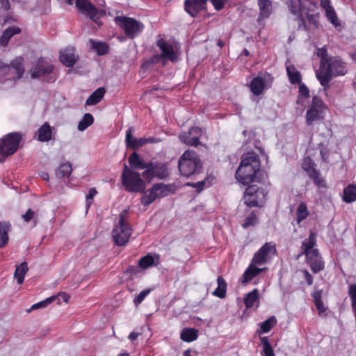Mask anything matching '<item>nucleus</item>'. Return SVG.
I'll return each instance as SVG.
<instances>
[{
	"mask_svg": "<svg viewBox=\"0 0 356 356\" xmlns=\"http://www.w3.org/2000/svg\"><path fill=\"white\" fill-rule=\"evenodd\" d=\"M289 11L297 15L298 29L308 31L318 27V15L316 13V3L312 0H288Z\"/></svg>",
	"mask_w": 356,
	"mask_h": 356,
	"instance_id": "f257e3e1",
	"label": "nucleus"
},
{
	"mask_svg": "<svg viewBox=\"0 0 356 356\" xmlns=\"http://www.w3.org/2000/svg\"><path fill=\"white\" fill-rule=\"evenodd\" d=\"M259 170L260 163L258 156L254 152H247L242 156L235 176L240 183L248 185L254 182L257 172Z\"/></svg>",
	"mask_w": 356,
	"mask_h": 356,
	"instance_id": "f03ea898",
	"label": "nucleus"
},
{
	"mask_svg": "<svg viewBox=\"0 0 356 356\" xmlns=\"http://www.w3.org/2000/svg\"><path fill=\"white\" fill-rule=\"evenodd\" d=\"M348 72V65L340 57L330 58L324 66L316 72V77L323 87L328 86L333 77L344 76Z\"/></svg>",
	"mask_w": 356,
	"mask_h": 356,
	"instance_id": "7ed1b4c3",
	"label": "nucleus"
},
{
	"mask_svg": "<svg viewBox=\"0 0 356 356\" xmlns=\"http://www.w3.org/2000/svg\"><path fill=\"white\" fill-rule=\"evenodd\" d=\"M179 170L182 176L189 177L199 174L202 168L200 156L193 150H186L179 160Z\"/></svg>",
	"mask_w": 356,
	"mask_h": 356,
	"instance_id": "20e7f679",
	"label": "nucleus"
},
{
	"mask_svg": "<svg viewBox=\"0 0 356 356\" xmlns=\"http://www.w3.org/2000/svg\"><path fill=\"white\" fill-rule=\"evenodd\" d=\"M129 210L124 209L119 214V221L112 232L114 243L119 245H124L129 240L132 229L129 223Z\"/></svg>",
	"mask_w": 356,
	"mask_h": 356,
	"instance_id": "39448f33",
	"label": "nucleus"
},
{
	"mask_svg": "<svg viewBox=\"0 0 356 356\" xmlns=\"http://www.w3.org/2000/svg\"><path fill=\"white\" fill-rule=\"evenodd\" d=\"M138 172L124 165L122 172V184L126 191L130 193H143L146 188L145 181Z\"/></svg>",
	"mask_w": 356,
	"mask_h": 356,
	"instance_id": "423d86ee",
	"label": "nucleus"
},
{
	"mask_svg": "<svg viewBox=\"0 0 356 356\" xmlns=\"http://www.w3.org/2000/svg\"><path fill=\"white\" fill-rule=\"evenodd\" d=\"M176 191L177 186L175 184H154L141 197L140 202L144 206H148L158 198H162L170 194L175 193Z\"/></svg>",
	"mask_w": 356,
	"mask_h": 356,
	"instance_id": "0eeeda50",
	"label": "nucleus"
},
{
	"mask_svg": "<svg viewBox=\"0 0 356 356\" xmlns=\"http://www.w3.org/2000/svg\"><path fill=\"white\" fill-rule=\"evenodd\" d=\"M29 73L32 79H38L47 83L54 82L57 79L54 65L43 58H40Z\"/></svg>",
	"mask_w": 356,
	"mask_h": 356,
	"instance_id": "6e6552de",
	"label": "nucleus"
},
{
	"mask_svg": "<svg viewBox=\"0 0 356 356\" xmlns=\"http://www.w3.org/2000/svg\"><path fill=\"white\" fill-rule=\"evenodd\" d=\"M22 140V135L19 132L9 133L0 139V162H4L8 156L18 150Z\"/></svg>",
	"mask_w": 356,
	"mask_h": 356,
	"instance_id": "1a4fd4ad",
	"label": "nucleus"
},
{
	"mask_svg": "<svg viewBox=\"0 0 356 356\" xmlns=\"http://www.w3.org/2000/svg\"><path fill=\"white\" fill-rule=\"evenodd\" d=\"M115 22L124 30L127 37L132 39L140 33L144 29V25L141 22L125 16L115 17Z\"/></svg>",
	"mask_w": 356,
	"mask_h": 356,
	"instance_id": "9d476101",
	"label": "nucleus"
},
{
	"mask_svg": "<svg viewBox=\"0 0 356 356\" xmlns=\"http://www.w3.org/2000/svg\"><path fill=\"white\" fill-rule=\"evenodd\" d=\"M326 106L323 100L318 96H314L312 103L305 115V122L308 126L313 124L316 121L323 120Z\"/></svg>",
	"mask_w": 356,
	"mask_h": 356,
	"instance_id": "9b49d317",
	"label": "nucleus"
},
{
	"mask_svg": "<svg viewBox=\"0 0 356 356\" xmlns=\"http://www.w3.org/2000/svg\"><path fill=\"white\" fill-rule=\"evenodd\" d=\"M208 0H186L184 3L185 10L192 17H195L200 11L206 9ZM217 10H221L227 0H211Z\"/></svg>",
	"mask_w": 356,
	"mask_h": 356,
	"instance_id": "f8f14e48",
	"label": "nucleus"
},
{
	"mask_svg": "<svg viewBox=\"0 0 356 356\" xmlns=\"http://www.w3.org/2000/svg\"><path fill=\"white\" fill-rule=\"evenodd\" d=\"M149 167H147L142 173L145 181L150 182L154 177L165 179L168 177V168L166 163L159 162H148Z\"/></svg>",
	"mask_w": 356,
	"mask_h": 356,
	"instance_id": "ddd939ff",
	"label": "nucleus"
},
{
	"mask_svg": "<svg viewBox=\"0 0 356 356\" xmlns=\"http://www.w3.org/2000/svg\"><path fill=\"white\" fill-rule=\"evenodd\" d=\"M264 198V190L254 184L249 186L245 189L243 195L244 204H245L248 207L259 206V202H261Z\"/></svg>",
	"mask_w": 356,
	"mask_h": 356,
	"instance_id": "4468645a",
	"label": "nucleus"
},
{
	"mask_svg": "<svg viewBox=\"0 0 356 356\" xmlns=\"http://www.w3.org/2000/svg\"><path fill=\"white\" fill-rule=\"evenodd\" d=\"M75 4L79 12L88 16L93 22L99 25L98 20L105 14V11L98 10L88 0H76Z\"/></svg>",
	"mask_w": 356,
	"mask_h": 356,
	"instance_id": "2eb2a0df",
	"label": "nucleus"
},
{
	"mask_svg": "<svg viewBox=\"0 0 356 356\" xmlns=\"http://www.w3.org/2000/svg\"><path fill=\"white\" fill-rule=\"evenodd\" d=\"M302 168L307 172L309 177L313 180L315 185L318 186H325V180L321 176L319 171L316 170V164L311 157L307 156L304 158Z\"/></svg>",
	"mask_w": 356,
	"mask_h": 356,
	"instance_id": "dca6fc26",
	"label": "nucleus"
},
{
	"mask_svg": "<svg viewBox=\"0 0 356 356\" xmlns=\"http://www.w3.org/2000/svg\"><path fill=\"white\" fill-rule=\"evenodd\" d=\"M270 252H276L275 243L273 242H266L254 253L252 263L257 265L266 264Z\"/></svg>",
	"mask_w": 356,
	"mask_h": 356,
	"instance_id": "f3484780",
	"label": "nucleus"
},
{
	"mask_svg": "<svg viewBox=\"0 0 356 356\" xmlns=\"http://www.w3.org/2000/svg\"><path fill=\"white\" fill-rule=\"evenodd\" d=\"M134 129L133 127H129L126 131V146L127 148L137 149L147 143H154L156 140L153 137L136 138L132 136Z\"/></svg>",
	"mask_w": 356,
	"mask_h": 356,
	"instance_id": "a211bd4d",
	"label": "nucleus"
},
{
	"mask_svg": "<svg viewBox=\"0 0 356 356\" xmlns=\"http://www.w3.org/2000/svg\"><path fill=\"white\" fill-rule=\"evenodd\" d=\"M306 257V261L310 266L314 273L323 270L325 268L324 261L320 255L318 250H314L304 254Z\"/></svg>",
	"mask_w": 356,
	"mask_h": 356,
	"instance_id": "6ab92c4d",
	"label": "nucleus"
},
{
	"mask_svg": "<svg viewBox=\"0 0 356 356\" xmlns=\"http://www.w3.org/2000/svg\"><path fill=\"white\" fill-rule=\"evenodd\" d=\"M273 78L268 73L259 74L250 83V89H266L272 86Z\"/></svg>",
	"mask_w": 356,
	"mask_h": 356,
	"instance_id": "aec40b11",
	"label": "nucleus"
},
{
	"mask_svg": "<svg viewBox=\"0 0 356 356\" xmlns=\"http://www.w3.org/2000/svg\"><path fill=\"white\" fill-rule=\"evenodd\" d=\"M157 46L161 51V56L165 59L175 62L177 59V56L174 51L172 44H168L164 39L161 38L156 42Z\"/></svg>",
	"mask_w": 356,
	"mask_h": 356,
	"instance_id": "412c9836",
	"label": "nucleus"
},
{
	"mask_svg": "<svg viewBox=\"0 0 356 356\" xmlns=\"http://www.w3.org/2000/svg\"><path fill=\"white\" fill-rule=\"evenodd\" d=\"M59 60L67 67L73 66L76 61V58L74 54V49L72 47H67L63 50H60Z\"/></svg>",
	"mask_w": 356,
	"mask_h": 356,
	"instance_id": "4be33fe9",
	"label": "nucleus"
},
{
	"mask_svg": "<svg viewBox=\"0 0 356 356\" xmlns=\"http://www.w3.org/2000/svg\"><path fill=\"white\" fill-rule=\"evenodd\" d=\"M24 58L18 56L13 60L9 65L11 67V74L15 73V76H13L14 81L21 79L24 73L25 68L23 65Z\"/></svg>",
	"mask_w": 356,
	"mask_h": 356,
	"instance_id": "5701e85b",
	"label": "nucleus"
},
{
	"mask_svg": "<svg viewBox=\"0 0 356 356\" xmlns=\"http://www.w3.org/2000/svg\"><path fill=\"white\" fill-rule=\"evenodd\" d=\"M315 246H316V236L314 232L311 231L308 238L302 243L300 254L302 255L314 250H318L315 248Z\"/></svg>",
	"mask_w": 356,
	"mask_h": 356,
	"instance_id": "b1692460",
	"label": "nucleus"
},
{
	"mask_svg": "<svg viewBox=\"0 0 356 356\" xmlns=\"http://www.w3.org/2000/svg\"><path fill=\"white\" fill-rule=\"evenodd\" d=\"M38 140L48 142L52 138V129L48 122H44L37 131Z\"/></svg>",
	"mask_w": 356,
	"mask_h": 356,
	"instance_id": "393cba45",
	"label": "nucleus"
},
{
	"mask_svg": "<svg viewBox=\"0 0 356 356\" xmlns=\"http://www.w3.org/2000/svg\"><path fill=\"white\" fill-rule=\"evenodd\" d=\"M130 166L135 169L146 170L147 167H149L148 162H145L140 156V155L134 152L128 159Z\"/></svg>",
	"mask_w": 356,
	"mask_h": 356,
	"instance_id": "a878e982",
	"label": "nucleus"
},
{
	"mask_svg": "<svg viewBox=\"0 0 356 356\" xmlns=\"http://www.w3.org/2000/svg\"><path fill=\"white\" fill-rule=\"evenodd\" d=\"M21 32V29L19 27L10 26L6 29L0 38V45L6 47L8 44L10 39L15 35L18 34Z\"/></svg>",
	"mask_w": 356,
	"mask_h": 356,
	"instance_id": "bb28decb",
	"label": "nucleus"
},
{
	"mask_svg": "<svg viewBox=\"0 0 356 356\" xmlns=\"http://www.w3.org/2000/svg\"><path fill=\"white\" fill-rule=\"evenodd\" d=\"M255 265L256 264L252 263L245 270L242 277V283L250 282L262 272L263 269L257 268Z\"/></svg>",
	"mask_w": 356,
	"mask_h": 356,
	"instance_id": "cd10ccee",
	"label": "nucleus"
},
{
	"mask_svg": "<svg viewBox=\"0 0 356 356\" xmlns=\"http://www.w3.org/2000/svg\"><path fill=\"white\" fill-rule=\"evenodd\" d=\"M322 290H316L312 293L314 303L318 310V313L321 316L327 310V307L324 305L322 300Z\"/></svg>",
	"mask_w": 356,
	"mask_h": 356,
	"instance_id": "c85d7f7f",
	"label": "nucleus"
},
{
	"mask_svg": "<svg viewBox=\"0 0 356 356\" xmlns=\"http://www.w3.org/2000/svg\"><path fill=\"white\" fill-rule=\"evenodd\" d=\"M286 72L291 83H299V89H307L305 85L300 84V73L293 65L287 66Z\"/></svg>",
	"mask_w": 356,
	"mask_h": 356,
	"instance_id": "c756f323",
	"label": "nucleus"
},
{
	"mask_svg": "<svg viewBox=\"0 0 356 356\" xmlns=\"http://www.w3.org/2000/svg\"><path fill=\"white\" fill-rule=\"evenodd\" d=\"M198 337V331L195 328H184L180 334V339L190 343L195 341Z\"/></svg>",
	"mask_w": 356,
	"mask_h": 356,
	"instance_id": "7c9ffc66",
	"label": "nucleus"
},
{
	"mask_svg": "<svg viewBox=\"0 0 356 356\" xmlns=\"http://www.w3.org/2000/svg\"><path fill=\"white\" fill-rule=\"evenodd\" d=\"M10 224L6 222H0V248L4 247L8 242V232Z\"/></svg>",
	"mask_w": 356,
	"mask_h": 356,
	"instance_id": "2f4dec72",
	"label": "nucleus"
},
{
	"mask_svg": "<svg viewBox=\"0 0 356 356\" xmlns=\"http://www.w3.org/2000/svg\"><path fill=\"white\" fill-rule=\"evenodd\" d=\"M218 287L214 290L212 294L220 298H224L227 293V283L222 276L217 278Z\"/></svg>",
	"mask_w": 356,
	"mask_h": 356,
	"instance_id": "473e14b6",
	"label": "nucleus"
},
{
	"mask_svg": "<svg viewBox=\"0 0 356 356\" xmlns=\"http://www.w3.org/2000/svg\"><path fill=\"white\" fill-rule=\"evenodd\" d=\"M343 200L346 203L356 200V185L349 184L343 189Z\"/></svg>",
	"mask_w": 356,
	"mask_h": 356,
	"instance_id": "72a5a7b5",
	"label": "nucleus"
},
{
	"mask_svg": "<svg viewBox=\"0 0 356 356\" xmlns=\"http://www.w3.org/2000/svg\"><path fill=\"white\" fill-rule=\"evenodd\" d=\"M28 270L29 268L26 262H23L16 267L14 273V277L17 279L18 284H22L24 282V277L28 272Z\"/></svg>",
	"mask_w": 356,
	"mask_h": 356,
	"instance_id": "f704fd0d",
	"label": "nucleus"
},
{
	"mask_svg": "<svg viewBox=\"0 0 356 356\" xmlns=\"http://www.w3.org/2000/svg\"><path fill=\"white\" fill-rule=\"evenodd\" d=\"M72 171V165L69 162L60 164L56 170V175L58 178L68 177Z\"/></svg>",
	"mask_w": 356,
	"mask_h": 356,
	"instance_id": "c9c22d12",
	"label": "nucleus"
},
{
	"mask_svg": "<svg viewBox=\"0 0 356 356\" xmlns=\"http://www.w3.org/2000/svg\"><path fill=\"white\" fill-rule=\"evenodd\" d=\"M106 90H95L86 102V105L93 106L98 104L104 97Z\"/></svg>",
	"mask_w": 356,
	"mask_h": 356,
	"instance_id": "e433bc0d",
	"label": "nucleus"
},
{
	"mask_svg": "<svg viewBox=\"0 0 356 356\" xmlns=\"http://www.w3.org/2000/svg\"><path fill=\"white\" fill-rule=\"evenodd\" d=\"M309 213L307 209V204L305 202H300L298 207L296 211V221L297 223H300L302 221L305 220Z\"/></svg>",
	"mask_w": 356,
	"mask_h": 356,
	"instance_id": "4c0bfd02",
	"label": "nucleus"
},
{
	"mask_svg": "<svg viewBox=\"0 0 356 356\" xmlns=\"http://www.w3.org/2000/svg\"><path fill=\"white\" fill-rule=\"evenodd\" d=\"M138 264L140 266L142 270H145L153 266H156L154 263V258L151 254H147L142 257L138 261Z\"/></svg>",
	"mask_w": 356,
	"mask_h": 356,
	"instance_id": "58836bf2",
	"label": "nucleus"
},
{
	"mask_svg": "<svg viewBox=\"0 0 356 356\" xmlns=\"http://www.w3.org/2000/svg\"><path fill=\"white\" fill-rule=\"evenodd\" d=\"M165 59L161 56V54H156L153 56L149 60L145 61L141 66L142 69L146 70L149 69L152 65L161 63L162 65H165Z\"/></svg>",
	"mask_w": 356,
	"mask_h": 356,
	"instance_id": "ea45409f",
	"label": "nucleus"
},
{
	"mask_svg": "<svg viewBox=\"0 0 356 356\" xmlns=\"http://www.w3.org/2000/svg\"><path fill=\"white\" fill-rule=\"evenodd\" d=\"M93 122V116L89 113H86L78 124V129L81 131H83L86 130L89 126L92 125Z\"/></svg>",
	"mask_w": 356,
	"mask_h": 356,
	"instance_id": "a19ab883",
	"label": "nucleus"
},
{
	"mask_svg": "<svg viewBox=\"0 0 356 356\" xmlns=\"http://www.w3.org/2000/svg\"><path fill=\"white\" fill-rule=\"evenodd\" d=\"M259 298L258 290L254 289L248 293L244 298V304L247 308L253 307L255 301Z\"/></svg>",
	"mask_w": 356,
	"mask_h": 356,
	"instance_id": "79ce46f5",
	"label": "nucleus"
},
{
	"mask_svg": "<svg viewBox=\"0 0 356 356\" xmlns=\"http://www.w3.org/2000/svg\"><path fill=\"white\" fill-rule=\"evenodd\" d=\"M260 17H268L270 13L271 3L268 0H259Z\"/></svg>",
	"mask_w": 356,
	"mask_h": 356,
	"instance_id": "37998d69",
	"label": "nucleus"
},
{
	"mask_svg": "<svg viewBox=\"0 0 356 356\" xmlns=\"http://www.w3.org/2000/svg\"><path fill=\"white\" fill-rule=\"evenodd\" d=\"M92 48L97 51L99 55H104L108 51V46L105 42H95L90 40Z\"/></svg>",
	"mask_w": 356,
	"mask_h": 356,
	"instance_id": "c03bdc74",
	"label": "nucleus"
},
{
	"mask_svg": "<svg viewBox=\"0 0 356 356\" xmlns=\"http://www.w3.org/2000/svg\"><path fill=\"white\" fill-rule=\"evenodd\" d=\"M277 323V319L275 316H270L260 324L261 332H268Z\"/></svg>",
	"mask_w": 356,
	"mask_h": 356,
	"instance_id": "a18cd8bd",
	"label": "nucleus"
},
{
	"mask_svg": "<svg viewBox=\"0 0 356 356\" xmlns=\"http://www.w3.org/2000/svg\"><path fill=\"white\" fill-rule=\"evenodd\" d=\"M264 356H275L274 350L267 337L260 338Z\"/></svg>",
	"mask_w": 356,
	"mask_h": 356,
	"instance_id": "49530a36",
	"label": "nucleus"
},
{
	"mask_svg": "<svg viewBox=\"0 0 356 356\" xmlns=\"http://www.w3.org/2000/svg\"><path fill=\"white\" fill-rule=\"evenodd\" d=\"M317 56L321 58L320 67L324 66L332 56H328L327 51L325 47H322L318 49Z\"/></svg>",
	"mask_w": 356,
	"mask_h": 356,
	"instance_id": "de8ad7c7",
	"label": "nucleus"
},
{
	"mask_svg": "<svg viewBox=\"0 0 356 356\" xmlns=\"http://www.w3.org/2000/svg\"><path fill=\"white\" fill-rule=\"evenodd\" d=\"M55 300H56V296H52L51 297H49L42 301H40L38 303L33 305L31 306L30 310H35V309H37L39 308L45 307L47 305H49V304H51V302H53Z\"/></svg>",
	"mask_w": 356,
	"mask_h": 356,
	"instance_id": "09e8293b",
	"label": "nucleus"
},
{
	"mask_svg": "<svg viewBox=\"0 0 356 356\" xmlns=\"http://www.w3.org/2000/svg\"><path fill=\"white\" fill-rule=\"evenodd\" d=\"M310 90H299V95L296 103L301 106H304L306 103L309 102Z\"/></svg>",
	"mask_w": 356,
	"mask_h": 356,
	"instance_id": "8fccbe9b",
	"label": "nucleus"
},
{
	"mask_svg": "<svg viewBox=\"0 0 356 356\" xmlns=\"http://www.w3.org/2000/svg\"><path fill=\"white\" fill-rule=\"evenodd\" d=\"M325 10V15L327 17L328 20L335 26H337L339 23L337 22V17L336 13L333 8V7H330L328 8L324 9Z\"/></svg>",
	"mask_w": 356,
	"mask_h": 356,
	"instance_id": "3c124183",
	"label": "nucleus"
},
{
	"mask_svg": "<svg viewBox=\"0 0 356 356\" xmlns=\"http://www.w3.org/2000/svg\"><path fill=\"white\" fill-rule=\"evenodd\" d=\"M257 222V218L256 214L254 212H252L249 216H248L243 224V227L246 228L250 226H254Z\"/></svg>",
	"mask_w": 356,
	"mask_h": 356,
	"instance_id": "603ef678",
	"label": "nucleus"
},
{
	"mask_svg": "<svg viewBox=\"0 0 356 356\" xmlns=\"http://www.w3.org/2000/svg\"><path fill=\"white\" fill-rule=\"evenodd\" d=\"M97 194V191L95 188H91L89 190L88 194L86 197V208L87 209L91 206L93 202L94 197Z\"/></svg>",
	"mask_w": 356,
	"mask_h": 356,
	"instance_id": "864d4df0",
	"label": "nucleus"
},
{
	"mask_svg": "<svg viewBox=\"0 0 356 356\" xmlns=\"http://www.w3.org/2000/svg\"><path fill=\"white\" fill-rule=\"evenodd\" d=\"M151 292L150 289L143 290L134 300L136 306L140 305L146 298V296Z\"/></svg>",
	"mask_w": 356,
	"mask_h": 356,
	"instance_id": "5fc2aeb1",
	"label": "nucleus"
},
{
	"mask_svg": "<svg viewBox=\"0 0 356 356\" xmlns=\"http://www.w3.org/2000/svg\"><path fill=\"white\" fill-rule=\"evenodd\" d=\"M142 272V269L140 267V266L138 264V266H129L127 268L126 270L124 271V273L127 275H129L130 276L132 275H137L140 274Z\"/></svg>",
	"mask_w": 356,
	"mask_h": 356,
	"instance_id": "6e6d98bb",
	"label": "nucleus"
},
{
	"mask_svg": "<svg viewBox=\"0 0 356 356\" xmlns=\"http://www.w3.org/2000/svg\"><path fill=\"white\" fill-rule=\"evenodd\" d=\"M196 130H197V128H191L188 132H184L181 134L179 135V139L180 140L186 144V145H188V143H189V140H190V138H191V134L193 132V131H195Z\"/></svg>",
	"mask_w": 356,
	"mask_h": 356,
	"instance_id": "4d7b16f0",
	"label": "nucleus"
},
{
	"mask_svg": "<svg viewBox=\"0 0 356 356\" xmlns=\"http://www.w3.org/2000/svg\"><path fill=\"white\" fill-rule=\"evenodd\" d=\"M11 67L0 60V76L11 74Z\"/></svg>",
	"mask_w": 356,
	"mask_h": 356,
	"instance_id": "13d9d810",
	"label": "nucleus"
},
{
	"mask_svg": "<svg viewBox=\"0 0 356 356\" xmlns=\"http://www.w3.org/2000/svg\"><path fill=\"white\" fill-rule=\"evenodd\" d=\"M35 215V211H33L31 209H29L26 211V212L24 215H22V218L24 222H29L31 220L34 219Z\"/></svg>",
	"mask_w": 356,
	"mask_h": 356,
	"instance_id": "bf43d9fd",
	"label": "nucleus"
},
{
	"mask_svg": "<svg viewBox=\"0 0 356 356\" xmlns=\"http://www.w3.org/2000/svg\"><path fill=\"white\" fill-rule=\"evenodd\" d=\"M186 185L195 188L196 191L200 193L204 189L205 181H200L196 183H187Z\"/></svg>",
	"mask_w": 356,
	"mask_h": 356,
	"instance_id": "052dcab7",
	"label": "nucleus"
},
{
	"mask_svg": "<svg viewBox=\"0 0 356 356\" xmlns=\"http://www.w3.org/2000/svg\"><path fill=\"white\" fill-rule=\"evenodd\" d=\"M304 278L308 285H312L313 284V277L312 275L309 273L307 270H302Z\"/></svg>",
	"mask_w": 356,
	"mask_h": 356,
	"instance_id": "680f3d73",
	"label": "nucleus"
},
{
	"mask_svg": "<svg viewBox=\"0 0 356 356\" xmlns=\"http://www.w3.org/2000/svg\"><path fill=\"white\" fill-rule=\"evenodd\" d=\"M320 154L323 161H327L329 157V150L327 147H323L320 150Z\"/></svg>",
	"mask_w": 356,
	"mask_h": 356,
	"instance_id": "e2e57ef3",
	"label": "nucleus"
},
{
	"mask_svg": "<svg viewBox=\"0 0 356 356\" xmlns=\"http://www.w3.org/2000/svg\"><path fill=\"white\" fill-rule=\"evenodd\" d=\"M56 296V299L58 298V300H62L65 302H68L70 300V296L65 292H60Z\"/></svg>",
	"mask_w": 356,
	"mask_h": 356,
	"instance_id": "0e129e2a",
	"label": "nucleus"
},
{
	"mask_svg": "<svg viewBox=\"0 0 356 356\" xmlns=\"http://www.w3.org/2000/svg\"><path fill=\"white\" fill-rule=\"evenodd\" d=\"M199 143H200L199 137L194 136V137H191L189 143H188V145L196 147L199 145Z\"/></svg>",
	"mask_w": 356,
	"mask_h": 356,
	"instance_id": "69168bd1",
	"label": "nucleus"
},
{
	"mask_svg": "<svg viewBox=\"0 0 356 356\" xmlns=\"http://www.w3.org/2000/svg\"><path fill=\"white\" fill-rule=\"evenodd\" d=\"M1 9L8 11L10 9V3L8 0H0Z\"/></svg>",
	"mask_w": 356,
	"mask_h": 356,
	"instance_id": "338daca9",
	"label": "nucleus"
},
{
	"mask_svg": "<svg viewBox=\"0 0 356 356\" xmlns=\"http://www.w3.org/2000/svg\"><path fill=\"white\" fill-rule=\"evenodd\" d=\"M321 6L323 9L328 8L330 7H332L330 3V0H321Z\"/></svg>",
	"mask_w": 356,
	"mask_h": 356,
	"instance_id": "774afa93",
	"label": "nucleus"
}]
</instances>
